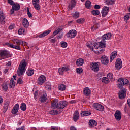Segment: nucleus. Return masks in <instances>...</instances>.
I'll return each instance as SVG.
<instances>
[{
    "label": "nucleus",
    "mask_w": 130,
    "mask_h": 130,
    "mask_svg": "<svg viewBox=\"0 0 130 130\" xmlns=\"http://www.w3.org/2000/svg\"><path fill=\"white\" fill-rule=\"evenodd\" d=\"M14 28H15V24H11L9 27V30H13V29H14Z\"/></svg>",
    "instance_id": "052dcab7"
},
{
    "label": "nucleus",
    "mask_w": 130,
    "mask_h": 130,
    "mask_svg": "<svg viewBox=\"0 0 130 130\" xmlns=\"http://www.w3.org/2000/svg\"><path fill=\"white\" fill-rule=\"evenodd\" d=\"M91 14H92L93 16H97V15L100 14V12L98 10H94L91 11Z\"/></svg>",
    "instance_id": "a19ab883"
},
{
    "label": "nucleus",
    "mask_w": 130,
    "mask_h": 130,
    "mask_svg": "<svg viewBox=\"0 0 130 130\" xmlns=\"http://www.w3.org/2000/svg\"><path fill=\"white\" fill-rule=\"evenodd\" d=\"M124 20H129L130 19V13H128L125 16H124Z\"/></svg>",
    "instance_id": "13d9d810"
},
{
    "label": "nucleus",
    "mask_w": 130,
    "mask_h": 130,
    "mask_svg": "<svg viewBox=\"0 0 130 130\" xmlns=\"http://www.w3.org/2000/svg\"><path fill=\"white\" fill-rule=\"evenodd\" d=\"M111 36H112L111 33H108V34H104L102 37L103 41H101V42H103V43H104L105 47H106V44L105 43L106 41H105V40H109V39L111 38Z\"/></svg>",
    "instance_id": "39448f33"
},
{
    "label": "nucleus",
    "mask_w": 130,
    "mask_h": 130,
    "mask_svg": "<svg viewBox=\"0 0 130 130\" xmlns=\"http://www.w3.org/2000/svg\"><path fill=\"white\" fill-rule=\"evenodd\" d=\"M12 42L14 43V44H16L17 45H15L14 48L15 49H17V50H21V44H23V43H25V42L22 41L19 39H12Z\"/></svg>",
    "instance_id": "7ed1b4c3"
},
{
    "label": "nucleus",
    "mask_w": 130,
    "mask_h": 130,
    "mask_svg": "<svg viewBox=\"0 0 130 130\" xmlns=\"http://www.w3.org/2000/svg\"><path fill=\"white\" fill-rule=\"evenodd\" d=\"M10 52L7 50L0 51V60L2 59H5V58H8Z\"/></svg>",
    "instance_id": "20e7f679"
},
{
    "label": "nucleus",
    "mask_w": 130,
    "mask_h": 130,
    "mask_svg": "<svg viewBox=\"0 0 130 130\" xmlns=\"http://www.w3.org/2000/svg\"><path fill=\"white\" fill-rule=\"evenodd\" d=\"M45 81H46V77L44 75H41L38 79V84L41 86L45 83Z\"/></svg>",
    "instance_id": "0eeeda50"
},
{
    "label": "nucleus",
    "mask_w": 130,
    "mask_h": 130,
    "mask_svg": "<svg viewBox=\"0 0 130 130\" xmlns=\"http://www.w3.org/2000/svg\"><path fill=\"white\" fill-rule=\"evenodd\" d=\"M127 104H128V106L130 108V99H129L127 100Z\"/></svg>",
    "instance_id": "774afa93"
},
{
    "label": "nucleus",
    "mask_w": 130,
    "mask_h": 130,
    "mask_svg": "<svg viewBox=\"0 0 130 130\" xmlns=\"http://www.w3.org/2000/svg\"><path fill=\"white\" fill-rule=\"evenodd\" d=\"M107 78L108 79V80H110V81H111V80L113 79V74L111 73H109L107 75Z\"/></svg>",
    "instance_id": "c03bdc74"
},
{
    "label": "nucleus",
    "mask_w": 130,
    "mask_h": 130,
    "mask_svg": "<svg viewBox=\"0 0 130 130\" xmlns=\"http://www.w3.org/2000/svg\"><path fill=\"white\" fill-rule=\"evenodd\" d=\"M85 60L83 58L78 59L76 61V66L78 67H81L84 64Z\"/></svg>",
    "instance_id": "5701e85b"
},
{
    "label": "nucleus",
    "mask_w": 130,
    "mask_h": 130,
    "mask_svg": "<svg viewBox=\"0 0 130 130\" xmlns=\"http://www.w3.org/2000/svg\"><path fill=\"white\" fill-rule=\"evenodd\" d=\"M9 105H10V101L6 100L4 102V106L3 107V113H6L7 110L9 108Z\"/></svg>",
    "instance_id": "aec40b11"
},
{
    "label": "nucleus",
    "mask_w": 130,
    "mask_h": 130,
    "mask_svg": "<svg viewBox=\"0 0 130 130\" xmlns=\"http://www.w3.org/2000/svg\"><path fill=\"white\" fill-rule=\"evenodd\" d=\"M76 35H77V31L73 29L70 30L69 32L67 34V37H68V38H74V37H76Z\"/></svg>",
    "instance_id": "9d476101"
},
{
    "label": "nucleus",
    "mask_w": 130,
    "mask_h": 130,
    "mask_svg": "<svg viewBox=\"0 0 130 130\" xmlns=\"http://www.w3.org/2000/svg\"><path fill=\"white\" fill-rule=\"evenodd\" d=\"M83 93L85 96H89L91 95V90L88 87L84 88Z\"/></svg>",
    "instance_id": "393cba45"
},
{
    "label": "nucleus",
    "mask_w": 130,
    "mask_h": 130,
    "mask_svg": "<svg viewBox=\"0 0 130 130\" xmlns=\"http://www.w3.org/2000/svg\"><path fill=\"white\" fill-rule=\"evenodd\" d=\"M15 85H16V83L14 81V79L11 78L9 83V86L10 88H12V89H14V88H15Z\"/></svg>",
    "instance_id": "72a5a7b5"
},
{
    "label": "nucleus",
    "mask_w": 130,
    "mask_h": 130,
    "mask_svg": "<svg viewBox=\"0 0 130 130\" xmlns=\"http://www.w3.org/2000/svg\"><path fill=\"white\" fill-rule=\"evenodd\" d=\"M102 82L105 84H108V83H109V79L106 77H103L102 79Z\"/></svg>",
    "instance_id": "37998d69"
},
{
    "label": "nucleus",
    "mask_w": 130,
    "mask_h": 130,
    "mask_svg": "<svg viewBox=\"0 0 130 130\" xmlns=\"http://www.w3.org/2000/svg\"><path fill=\"white\" fill-rule=\"evenodd\" d=\"M117 55V52H113L111 54V56L110 57V62H112V60H113V59H114V58H115V57H116Z\"/></svg>",
    "instance_id": "cd10ccee"
},
{
    "label": "nucleus",
    "mask_w": 130,
    "mask_h": 130,
    "mask_svg": "<svg viewBox=\"0 0 130 130\" xmlns=\"http://www.w3.org/2000/svg\"><path fill=\"white\" fill-rule=\"evenodd\" d=\"M20 109L22 111H26V109H27V106L25 103H22L21 104Z\"/></svg>",
    "instance_id": "4c0bfd02"
},
{
    "label": "nucleus",
    "mask_w": 130,
    "mask_h": 130,
    "mask_svg": "<svg viewBox=\"0 0 130 130\" xmlns=\"http://www.w3.org/2000/svg\"><path fill=\"white\" fill-rule=\"evenodd\" d=\"M106 5L110 6V5H113L115 4V0H105Z\"/></svg>",
    "instance_id": "f704fd0d"
},
{
    "label": "nucleus",
    "mask_w": 130,
    "mask_h": 130,
    "mask_svg": "<svg viewBox=\"0 0 130 130\" xmlns=\"http://www.w3.org/2000/svg\"><path fill=\"white\" fill-rule=\"evenodd\" d=\"M119 99H124L126 97V89L123 88L118 93Z\"/></svg>",
    "instance_id": "423d86ee"
},
{
    "label": "nucleus",
    "mask_w": 130,
    "mask_h": 130,
    "mask_svg": "<svg viewBox=\"0 0 130 130\" xmlns=\"http://www.w3.org/2000/svg\"><path fill=\"white\" fill-rule=\"evenodd\" d=\"M118 87L119 89H122L123 88V83L122 82H118Z\"/></svg>",
    "instance_id": "603ef678"
},
{
    "label": "nucleus",
    "mask_w": 130,
    "mask_h": 130,
    "mask_svg": "<svg viewBox=\"0 0 130 130\" xmlns=\"http://www.w3.org/2000/svg\"><path fill=\"white\" fill-rule=\"evenodd\" d=\"M79 117H80V115L79 114V112L76 111L73 114V120L76 122L77 120H79Z\"/></svg>",
    "instance_id": "b1692460"
},
{
    "label": "nucleus",
    "mask_w": 130,
    "mask_h": 130,
    "mask_svg": "<svg viewBox=\"0 0 130 130\" xmlns=\"http://www.w3.org/2000/svg\"><path fill=\"white\" fill-rule=\"evenodd\" d=\"M100 48V50H99L98 52V54H101V53H103L104 51H105V50L103 48Z\"/></svg>",
    "instance_id": "3c124183"
},
{
    "label": "nucleus",
    "mask_w": 130,
    "mask_h": 130,
    "mask_svg": "<svg viewBox=\"0 0 130 130\" xmlns=\"http://www.w3.org/2000/svg\"><path fill=\"white\" fill-rule=\"evenodd\" d=\"M93 107L94 108V109L99 110V111H103L104 110V107L99 103L93 104Z\"/></svg>",
    "instance_id": "1a4fd4ad"
},
{
    "label": "nucleus",
    "mask_w": 130,
    "mask_h": 130,
    "mask_svg": "<svg viewBox=\"0 0 130 130\" xmlns=\"http://www.w3.org/2000/svg\"><path fill=\"white\" fill-rule=\"evenodd\" d=\"M19 107L20 105H19V104H15L11 111L12 114H17V113H18V111H19Z\"/></svg>",
    "instance_id": "6ab92c4d"
},
{
    "label": "nucleus",
    "mask_w": 130,
    "mask_h": 130,
    "mask_svg": "<svg viewBox=\"0 0 130 130\" xmlns=\"http://www.w3.org/2000/svg\"><path fill=\"white\" fill-rule=\"evenodd\" d=\"M99 62H93L91 64L90 68L92 70V71H94V72H98L99 71Z\"/></svg>",
    "instance_id": "6e6552de"
},
{
    "label": "nucleus",
    "mask_w": 130,
    "mask_h": 130,
    "mask_svg": "<svg viewBox=\"0 0 130 130\" xmlns=\"http://www.w3.org/2000/svg\"><path fill=\"white\" fill-rule=\"evenodd\" d=\"M101 61L102 64H104V66H107V64H108V62H109L108 57L106 56H102L101 58Z\"/></svg>",
    "instance_id": "dca6fc26"
},
{
    "label": "nucleus",
    "mask_w": 130,
    "mask_h": 130,
    "mask_svg": "<svg viewBox=\"0 0 130 130\" xmlns=\"http://www.w3.org/2000/svg\"><path fill=\"white\" fill-rule=\"evenodd\" d=\"M85 8L87 9H91V6L92 4L90 1H87L85 3Z\"/></svg>",
    "instance_id": "e433bc0d"
},
{
    "label": "nucleus",
    "mask_w": 130,
    "mask_h": 130,
    "mask_svg": "<svg viewBox=\"0 0 130 130\" xmlns=\"http://www.w3.org/2000/svg\"><path fill=\"white\" fill-rule=\"evenodd\" d=\"M3 88L5 91H7L8 90V84L7 83H4L3 84Z\"/></svg>",
    "instance_id": "6e6d98bb"
},
{
    "label": "nucleus",
    "mask_w": 130,
    "mask_h": 130,
    "mask_svg": "<svg viewBox=\"0 0 130 130\" xmlns=\"http://www.w3.org/2000/svg\"><path fill=\"white\" fill-rule=\"evenodd\" d=\"M45 88L46 90H51V84L50 82H47L46 83Z\"/></svg>",
    "instance_id": "ea45409f"
},
{
    "label": "nucleus",
    "mask_w": 130,
    "mask_h": 130,
    "mask_svg": "<svg viewBox=\"0 0 130 130\" xmlns=\"http://www.w3.org/2000/svg\"><path fill=\"white\" fill-rule=\"evenodd\" d=\"M94 9H96V10L100 9V6L97 4L95 5Z\"/></svg>",
    "instance_id": "69168bd1"
},
{
    "label": "nucleus",
    "mask_w": 130,
    "mask_h": 130,
    "mask_svg": "<svg viewBox=\"0 0 130 130\" xmlns=\"http://www.w3.org/2000/svg\"><path fill=\"white\" fill-rule=\"evenodd\" d=\"M46 100H47V94H46L45 93H44L41 97H40V101L42 103H44L46 102Z\"/></svg>",
    "instance_id": "a878e982"
},
{
    "label": "nucleus",
    "mask_w": 130,
    "mask_h": 130,
    "mask_svg": "<svg viewBox=\"0 0 130 130\" xmlns=\"http://www.w3.org/2000/svg\"><path fill=\"white\" fill-rule=\"evenodd\" d=\"M6 45L8 46V47H11V48H14L15 45L13 44H10V43H6Z\"/></svg>",
    "instance_id": "4d7b16f0"
},
{
    "label": "nucleus",
    "mask_w": 130,
    "mask_h": 130,
    "mask_svg": "<svg viewBox=\"0 0 130 130\" xmlns=\"http://www.w3.org/2000/svg\"><path fill=\"white\" fill-rule=\"evenodd\" d=\"M5 19H6V16L3 12H0V23H5Z\"/></svg>",
    "instance_id": "c756f323"
},
{
    "label": "nucleus",
    "mask_w": 130,
    "mask_h": 130,
    "mask_svg": "<svg viewBox=\"0 0 130 130\" xmlns=\"http://www.w3.org/2000/svg\"><path fill=\"white\" fill-rule=\"evenodd\" d=\"M73 16L74 18H75V19H78V18L80 17V13L78 12V11H76L73 13Z\"/></svg>",
    "instance_id": "79ce46f5"
},
{
    "label": "nucleus",
    "mask_w": 130,
    "mask_h": 130,
    "mask_svg": "<svg viewBox=\"0 0 130 130\" xmlns=\"http://www.w3.org/2000/svg\"><path fill=\"white\" fill-rule=\"evenodd\" d=\"M23 83H24V81L21 78L18 79L17 81V84H19V85H22Z\"/></svg>",
    "instance_id": "5fc2aeb1"
},
{
    "label": "nucleus",
    "mask_w": 130,
    "mask_h": 130,
    "mask_svg": "<svg viewBox=\"0 0 130 130\" xmlns=\"http://www.w3.org/2000/svg\"><path fill=\"white\" fill-rule=\"evenodd\" d=\"M13 9L15 11H19L20 9H21V6H20V5L18 3L16 4L15 3L14 5L12 6Z\"/></svg>",
    "instance_id": "2f4dec72"
},
{
    "label": "nucleus",
    "mask_w": 130,
    "mask_h": 130,
    "mask_svg": "<svg viewBox=\"0 0 130 130\" xmlns=\"http://www.w3.org/2000/svg\"><path fill=\"white\" fill-rule=\"evenodd\" d=\"M87 46L88 47V48H90V49H91L92 51L94 50V48L95 49H98V48H105V44L103 43L102 42H100L98 43H96L94 44V45L91 47L90 44H87Z\"/></svg>",
    "instance_id": "f03ea898"
},
{
    "label": "nucleus",
    "mask_w": 130,
    "mask_h": 130,
    "mask_svg": "<svg viewBox=\"0 0 130 130\" xmlns=\"http://www.w3.org/2000/svg\"><path fill=\"white\" fill-rule=\"evenodd\" d=\"M118 82H122L123 85H127L129 84V81L126 79H123L122 78H120L118 80Z\"/></svg>",
    "instance_id": "4be33fe9"
},
{
    "label": "nucleus",
    "mask_w": 130,
    "mask_h": 130,
    "mask_svg": "<svg viewBox=\"0 0 130 130\" xmlns=\"http://www.w3.org/2000/svg\"><path fill=\"white\" fill-rule=\"evenodd\" d=\"M26 66H27V62L25 61L22 63H20L19 67L17 70L18 76H21V75H23V74L26 72Z\"/></svg>",
    "instance_id": "f257e3e1"
},
{
    "label": "nucleus",
    "mask_w": 130,
    "mask_h": 130,
    "mask_svg": "<svg viewBox=\"0 0 130 130\" xmlns=\"http://www.w3.org/2000/svg\"><path fill=\"white\" fill-rule=\"evenodd\" d=\"M50 32H51V30H50L45 31L44 32H43L42 34H40L38 36V37H39V38H42L43 37H45V36H47V35H48V34H49V33H50Z\"/></svg>",
    "instance_id": "bb28decb"
},
{
    "label": "nucleus",
    "mask_w": 130,
    "mask_h": 130,
    "mask_svg": "<svg viewBox=\"0 0 130 130\" xmlns=\"http://www.w3.org/2000/svg\"><path fill=\"white\" fill-rule=\"evenodd\" d=\"M26 74L27 76H29V77H31V76H33V75H34V70H28L26 72Z\"/></svg>",
    "instance_id": "58836bf2"
},
{
    "label": "nucleus",
    "mask_w": 130,
    "mask_h": 130,
    "mask_svg": "<svg viewBox=\"0 0 130 130\" xmlns=\"http://www.w3.org/2000/svg\"><path fill=\"white\" fill-rule=\"evenodd\" d=\"M39 0H32V5L34 8L36 9L37 11L40 10V5H39Z\"/></svg>",
    "instance_id": "f3484780"
},
{
    "label": "nucleus",
    "mask_w": 130,
    "mask_h": 130,
    "mask_svg": "<svg viewBox=\"0 0 130 130\" xmlns=\"http://www.w3.org/2000/svg\"><path fill=\"white\" fill-rule=\"evenodd\" d=\"M68 105V102L66 101H60L59 102V106L58 109H63Z\"/></svg>",
    "instance_id": "a211bd4d"
},
{
    "label": "nucleus",
    "mask_w": 130,
    "mask_h": 130,
    "mask_svg": "<svg viewBox=\"0 0 130 130\" xmlns=\"http://www.w3.org/2000/svg\"><path fill=\"white\" fill-rule=\"evenodd\" d=\"M24 32H25V28H20L18 30V34H19V35H22V34H24Z\"/></svg>",
    "instance_id": "09e8293b"
},
{
    "label": "nucleus",
    "mask_w": 130,
    "mask_h": 130,
    "mask_svg": "<svg viewBox=\"0 0 130 130\" xmlns=\"http://www.w3.org/2000/svg\"><path fill=\"white\" fill-rule=\"evenodd\" d=\"M124 111H125V112L126 113H128V108H127V105H125Z\"/></svg>",
    "instance_id": "680f3d73"
},
{
    "label": "nucleus",
    "mask_w": 130,
    "mask_h": 130,
    "mask_svg": "<svg viewBox=\"0 0 130 130\" xmlns=\"http://www.w3.org/2000/svg\"><path fill=\"white\" fill-rule=\"evenodd\" d=\"M76 72L78 74H82L83 73V69L82 68H78L76 69Z\"/></svg>",
    "instance_id": "8fccbe9b"
},
{
    "label": "nucleus",
    "mask_w": 130,
    "mask_h": 130,
    "mask_svg": "<svg viewBox=\"0 0 130 130\" xmlns=\"http://www.w3.org/2000/svg\"><path fill=\"white\" fill-rule=\"evenodd\" d=\"M58 33H59V32H58V31L57 30H55V31L53 32V35L54 36H55V35H57V34H58Z\"/></svg>",
    "instance_id": "0e129e2a"
},
{
    "label": "nucleus",
    "mask_w": 130,
    "mask_h": 130,
    "mask_svg": "<svg viewBox=\"0 0 130 130\" xmlns=\"http://www.w3.org/2000/svg\"><path fill=\"white\" fill-rule=\"evenodd\" d=\"M50 114L55 115L56 114H59V113H58V111L53 110H51L50 112Z\"/></svg>",
    "instance_id": "49530a36"
},
{
    "label": "nucleus",
    "mask_w": 130,
    "mask_h": 130,
    "mask_svg": "<svg viewBox=\"0 0 130 130\" xmlns=\"http://www.w3.org/2000/svg\"><path fill=\"white\" fill-rule=\"evenodd\" d=\"M8 3L9 4V5H11V6H12V7L15 5V3L13 0H8Z\"/></svg>",
    "instance_id": "bf43d9fd"
},
{
    "label": "nucleus",
    "mask_w": 130,
    "mask_h": 130,
    "mask_svg": "<svg viewBox=\"0 0 130 130\" xmlns=\"http://www.w3.org/2000/svg\"><path fill=\"white\" fill-rule=\"evenodd\" d=\"M27 14L29 17V18H32L33 16L32 15V13L30 12V10H29V8L27 9Z\"/></svg>",
    "instance_id": "864d4df0"
},
{
    "label": "nucleus",
    "mask_w": 130,
    "mask_h": 130,
    "mask_svg": "<svg viewBox=\"0 0 130 130\" xmlns=\"http://www.w3.org/2000/svg\"><path fill=\"white\" fill-rule=\"evenodd\" d=\"M59 102H58V100L55 99L53 100L51 103V107L53 109H55L57 108L58 109Z\"/></svg>",
    "instance_id": "9b49d317"
},
{
    "label": "nucleus",
    "mask_w": 130,
    "mask_h": 130,
    "mask_svg": "<svg viewBox=\"0 0 130 130\" xmlns=\"http://www.w3.org/2000/svg\"><path fill=\"white\" fill-rule=\"evenodd\" d=\"M85 20L84 18H80L78 19L76 22L78 23V24H83L85 22Z\"/></svg>",
    "instance_id": "de8ad7c7"
},
{
    "label": "nucleus",
    "mask_w": 130,
    "mask_h": 130,
    "mask_svg": "<svg viewBox=\"0 0 130 130\" xmlns=\"http://www.w3.org/2000/svg\"><path fill=\"white\" fill-rule=\"evenodd\" d=\"M115 68L116 70H120L122 68V61H121V59L118 58L116 60V64H115Z\"/></svg>",
    "instance_id": "f8f14e48"
},
{
    "label": "nucleus",
    "mask_w": 130,
    "mask_h": 130,
    "mask_svg": "<svg viewBox=\"0 0 130 130\" xmlns=\"http://www.w3.org/2000/svg\"><path fill=\"white\" fill-rule=\"evenodd\" d=\"M76 4H77L76 0H71L68 6L69 10H73L76 7Z\"/></svg>",
    "instance_id": "412c9836"
},
{
    "label": "nucleus",
    "mask_w": 130,
    "mask_h": 130,
    "mask_svg": "<svg viewBox=\"0 0 130 130\" xmlns=\"http://www.w3.org/2000/svg\"><path fill=\"white\" fill-rule=\"evenodd\" d=\"M89 115H91V113L89 111H83L81 113V116H89Z\"/></svg>",
    "instance_id": "473e14b6"
},
{
    "label": "nucleus",
    "mask_w": 130,
    "mask_h": 130,
    "mask_svg": "<svg viewBox=\"0 0 130 130\" xmlns=\"http://www.w3.org/2000/svg\"><path fill=\"white\" fill-rule=\"evenodd\" d=\"M93 26H94V27L95 28V29H98V27H99V26H100V25H99V24H98V23H95V24H94V25H93Z\"/></svg>",
    "instance_id": "338daca9"
},
{
    "label": "nucleus",
    "mask_w": 130,
    "mask_h": 130,
    "mask_svg": "<svg viewBox=\"0 0 130 130\" xmlns=\"http://www.w3.org/2000/svg\"><path fill=\"white\" fill-rule=\"evenodd\" d=\"M89 125L90 126L94 127L97 125V122L95 120H90L89 121Z\"/></svg>",
    "instance_id": "7c9ffc66"
},
{
    "label": "nucleus",
    "mask_w": 130,
    "mask_h": 130,
    "mask_svg": "<svg viewBox=\"0 0 130 130\" xmlns=\"http://www.w3.org/2000/svg\"><path fill=\"white\" fill-rule=\"evenodd\" d=\"M114 117L117 121H120L121 120V112L116 110L114 114Z\"/></svg>",
    "instance_id": "2eb2a0df"
},
{
    "label": "nucleus",
    "mask_w": 130,
    "mask_h": 130,
    "mask_svg": "<svg viewBox=\"0 0 130 130\" xmlns=\"http://www.w3.org/2000/svg\"><path fill=\"white\" fill-rule=\"evenodd\" d=\"M109 12V7L104 6L103 10H102L101 14L103 17H106Z\"/></svg>",
    "instance_id": "4468645a"
},
{
    "label": "nucleus",
    "mask_w": 130,
    "mask_h": 130,
    "mask_svg": "<svg viewBox=\"0 0 130 130\" xmlns=\"http://www.w3.org/2000/svg\"><path fill=\"white\" fill-rule=\"evenodd\" d=\"M68 71H70V68L67 67H63L58 69V73L60 76H62L64 72H68Z\"/></svg>",
    "instance_id": "ddd939ff"
},
{
    "label": "nucleus",
    "mask_w": 130,
    "mask_h": 130,
    "mask_svg": "<svg viewBox=\"0 0 130 130\" xmlns=\"http://www.w3.org/2000/svg\"><path fill=\"white\" fill-rule=\"evenodd\" d=\"M22 25L24 28H28L29 27V21L27 19L24 18L22 21Z\"/></svg>",
    "instance_id": "c85d7f7f"
},
{
    "label": "nucleus",
    "mask_w": 130,
    "mask_h": 130,
    "mask_svg": "<svg viewBox=\"0 0 130 130\" xmlns=\"http://www.w3.org/2000/svg\"><path fill=\"white\" fill-rule=\"evenodd\" d=\"M58 89L60 91H64L66 90V85L63 84H59L58 85Z\"/></svg>",
    "instance_id": "c9c22d12"
},
{
    "label": "nucleus",
    "mask_w": 130,
    "mask_h": 130,
    "mask_svg": "<svg viewBox=\"0 0 130 130\" xmlns=\"http://www.w3.org/2000/svg\"><path fill=\"white\" fill-rule=\"evenodd\" d=\"M5 126H6L5 125V124H3L1 126V128L0 130H5V129H6Z\"/></svg>",
    "instance_id": "e2e57ef3"
},
{
    "label": "nucleus",
    "mask_w": 130,
    "mask_h": 130,
    "mask_svg": "<svg viewBox=\"0 0 130 130\" xmlns=\"http://www.w3.org/2000/svg\"><path fill=\"white\" fill-rule=\"evenodd\" d=\"M60 44H61V47H62L63 48H66V47L68 46V43L64 41L61 42Z\"/></svg>",
    "instance_id": "a18cd8bd"
}]
</instances>
